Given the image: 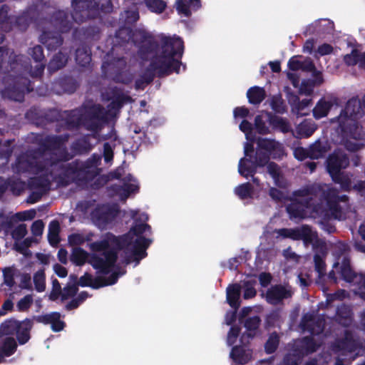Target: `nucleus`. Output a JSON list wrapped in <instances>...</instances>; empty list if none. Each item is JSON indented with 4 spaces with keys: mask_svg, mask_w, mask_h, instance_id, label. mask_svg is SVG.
I'll list each match as a JSON object with an SVG mask.
<instances>
[{
    "mask_svg": "<svg viewBox=\"0 0 365 365\" xmlns=\"http://www.w3.org/2000/svg\"><path fill=\"white\" fill-rule=\"evenodd\" d=\"M103 73L110 76L115 83L128 85L133 81V74L130 71L125 57L114 58L110 62L104 61L101 66Z\"/></svg>",
    "mask_w": 365,
    "mask_h": 365,
    "instance_id": "obj_9",
    "label": "nucleus"
},
{
    "mask_svg": "<svg viewBox=\"0 0 365 365\" xmlns=\"http://www.w3.org/2000/svg\"><path fill=\"white\" fill-rule=\"evenodd\" d=\"M17 349V343L12 336L6 337L1 344L0 350L6 357L13 355Z\"/></svg>",
    "mask_w": 365,
    "mask_h": 365,
    "instance_id": "obj_56",
    "label": "nucleus"
},
{
    "mask_svg": "<svg viewBox=\"0 0 365 365\" xmlns=\"http://www.w3.org/2000/svg\"><path fill=\"white\" fill-rule=\"evenodd\" d=\"M66 113V124L70 128H78L81 125L84 127V117L80 110L74 109Z\"/></svg>",
    "mask_w": 365,
    "mask_h": 365,
    "instance_id": "obj_41",
    "label": "nucleus"
},
{
    "mask_svg": "<svg viewBox=\"0 0 365 365\" xmlns=\"http://www.w3.org/2000/svg\"><path fill=\"white\" fill-rule=\"evenodd\" d=\"M361 116L362 108L360 101L354 98L349 99L337 117L339 127L344 136H349L354 139L360 138L361 128L358 119Z\"/></svg>",
    "mask_w": 365,
    "mask_h": 365,
    "instance_id": "obj_5",
    "label": "nucleus"
},
{
    "mask_svg": "<svg viewBox=\"0 0 365 365\" xmlns=\"http://www.w3.org/2000/svg\"><path fill=\"white\" fill-rule=\"evenodd\" d=\"M300 327L302 330L307 331L311 334H320L324 329L322 321L319 319H315L314 317L309 314H306L302 317Z\"/></svg>",
    "mask_w": 365,
    "mask_h": 365,
    "instance_id": "obj_27",
    "label": "nucleus"
},
{
    "mask_svg": "<svg viewBox=\"0 0 365 365\" xmlns=\"http://www.w3.org/2000/svg\"><path fill=\"white\" fill-rule=\"evenodd\" d=\"M349 246L344 242H339L335 246L334 255L336 260L334 262V268L340 274L341 278L348 283H354L357 279H364V274L356 273L351 265V259L347 252Z\"/></svg>",
    "mask_w": 365,
    "mask_h": 365,
    "instance_id": "obj_7",
    "label": "nucleus"
},
{
    "mask_svg": "<svg viewBox=\"0 0 365 365\" xmlns=\"http://www.w3.org/2000/svg\"><path fill=\"white\" fill-rule=\"evenodd\" d=\"M336 317L338 324L349 327L353 322V312L349 306L343 304L337 307Z\"/></svg>",
    "mask_w": 365,
    "mask_h": 365,
    "instance_id": "obj_39",
    "label": "nucleus"
},
{
    "mask_svg": "<svg viewBox=\"0 0 365 365\" xmlns=\"http://www.w3.org/2000/svg\"><path fill=\"white\" fill-rule=\"evenodd\" d=\"M230 357L234 362L238 364H246L252 358L250 350H247L243 345L234 346L230 351Z\"/></svg>",
    "mask_w": 365,
    "mask_h": 365,
    "instance_id": "obj_37",
    "label": "nucleus"
},
{
    "mask_svg": "<svg viewBox=\"0 0 365 365\" xmlns=\"http://www.w3.org/2000/svg\"><path fill=\"white\" fill-rule=\"evenodd\" d=\"M316 204L312 198L309 199H292L291 202L286 207V211L290 219H304L307 216L306 210L312 212L319 213L321 210L316 208Z\"/></svg>",
    "mask_w": 365,
    "mask_h": 365,
    "instance_id": "obj_14",
    "label": "nucleus"
},
{
    "mask_svg": "<svg viewBox=\"0 0 365 365\" xmlns=\"http://www.w3.org/2000/svg\"><path fill=\"white\" fill-rule=\"evenodd\" d=\"M269 154L262 150H256L253 159L242 158L238 163V173L245 178L253 177L258 168L264 167L269 162Z\"/></svg>",
    "mask_w": 365,
    "mask_h": 365,
    "instance_id": "obj_12",
    "label": "nucleus"
},
{
    "mask_svg": "<svg viewBox=\"0 0 365 365\" xmlns=\"http://www.w3.org/2000/svg\"><path fill=\"white\" fill-rule=\"evenodd\" d=\"M60 225L58 221L52 220L48 225V240L51 246H57L60 242Z\"/></svg>",
    "mask_w": 365,
    "mask_h": 365,
    "instance_id": "obj_50",
    "label": "nucleus"
},
{
    "mask_svg": "<svg viewBox=\"0 0 365 365\" xmlns=\"http://www.w3.org/2000/svg\"><path fill=\"white\" fill-rule=\"evenodd\" d=\"M87 258L88 252L81 247L74 248L71 255V260L78 266L84 264Z\"/></svg>",
    "mask_w": 365,
    "mask_h": 365,
    "instance_id": "obj_59",
    "label": "nucleus"
},
{
    "mask_svg": "<svg viewBox=\"0 0 365 365\" xmlns=\"http://www.w3.org/2000/svg\"><path fill=\"white\" fill-rule=\"evenodd\" d=\"M27 53L35 62L39 63L36 66L33 76L36 77L41 76L43 73L46 61L43 47L40 45H36L32 48H29Z\"/></svg>",
    "mask_w": 365,
    "mask_h": 365,
    "instance_id": "obj_26",
    "label": "nucleus"
},
{
    "mask_svg": "<svg viewBox=\"0 0 365 365\" xmlns=\"http://www.w3.org/2000/svg\"><path fill=\"white\" fill-rule=\"evenodd\" d=\"M35 319L38 323L51 324V329L54 332L62 331L66 326L65 322L61 320V314L57 312L38 315L35 317Z\"/></svg>",
    "mask_w": 365,
    "mask_h": 365,
    "instance_id": "obj_24",
    "label": "nucleus"
},
{
    "mask_svg": "<svg viewBox=\"0 0 365 365\" xmlns=\"http://www.w3.org/2000/svg\"><path fill=\"white\" fill-rule=\"evenodd\" d=\"M341 344L346 347L349 352H354L357 349L364 348L363 342L360 338L354 336V331L350 329H346L344 331V337L341 340Z\"/></svg>",
    "mask_w": 365,
    "mask_h": 365,
    "instance_id": "obj_32",
    "label": "nucleus"
},
{
    "mask_svg": "<svg viewBox=\"0 0 365 365\" xmlns=\"http://www.w3.org/2000/svg\"><path fill=\"white\" fill-rule=\"evenodd\" d=\"M71 16L76 23H82L89 19H95L99 12L110 14L113 10L111 0H105L101 4L94 0H72Z\"/></svg>",
    "mask_w": 365,
    "mask_h": 365,
    "instance_id": "obj_6",
    "label": "nucleus"
},
{
    "mask_svg": "<svg viewBox=\"0 0 365 365\" xmlns=\"http://www.w3.org/2000/svg\"><path fill=\"white\" fill-rule=\"evenodd\" d=\"M151 227L146 223L136 224L130 230L122 235L116 236L108 232L103 235L102 239L91 244L93 252H103L102 256L92 254L88 260L89 264L103 274H108L115 266L118 258V252L128 250L133 242L134 236L143 237L145 232H150Z\"/></svg>",
    "mask_w": 365,
    "mask_h": 365,
    "instance_id": "obj_2",
    "label": "nucleus"
},
{
    "mask_svg": "<svg viewBox=\"0 0 365 365\" xmlns=\"http://www.w3.org/2000/svg\"><path fill=\"white\" fill-rule=\"evenodd\" d=\"M282 323L281 309H272L267 314L264 321V328L269 329L275 327H279Z\"/></svg>",
    "mask_w": 365,
    "mask_h": 365,
    "instance_id": "obj_47",
    "label": "nucleus"
},
{
    "mask_svg": "<svg viewBox=\"0 0 365 365\" xmlns=\"http://www.w3.org/2000/svg\"><path fill=\"white\" fill-rule=\"evenodd\" d=\"M33 327V322L29 319L19 321V328L15 334L16 340L20 345L26 344L31 339V331Z\"/></svg>",
    "mask_w": 365,
    "mask_h": 365,
    "instance_id": "obj_33",
    "label": "nucleus"
},
{
    "mask_svg": "<svg viewBox=\"0 0 365 365\" xmlns=\"http://www.w3.org/2000/svg\"><path fill=\"white\" fill-rule=\"evenodd\" d=\"M327 162V169L333 182L339 184L343 191H351V175L349 173L341 170L349 166V158L345 155H333L328 158Z\"/></svg>",
    "mask_w": 365,
    "mask_h": 365,
    "instance_id": "obj_8",
    "label": "nucleus"
},
{
    "mask_svg": "<svg viewBox=\"0 0 365 365\" xmlns=\"http://www.w3.org/2000/svg\"><path fill=\"white\" fill-rule=\"evenodd\" d=\"M201 6V0H176L174 5L178 14L185 17L191 16L190 9L196 11Z\"/></svg>",
    "mask_w": 365,
    "mask_h": 365,
    "instance_id": "obj_29",
    "label": "nucleus"
},
{
    "mask_svg": "<svg viewBox=\"0 0 365 365\" xmlns=\"http://www.w3.org/2000/svg\"><path fill=\"white\" fill-rule=\"evenodd\" d=\"M257 150H262L270 155L274 152H282V147L281 144L274 139H268L263 138H258L257 140Z\"/></svg>",
    "mask_w": 365,
    "mask_h": 365,
    "instance_id": "obj_40",
    "label": "nucleus"
},
{
    "mask_svg": "<svg viewBox=\"0 0 365 365\" xmlns=\"http://www.w3.org/2000/svg\"><path fill=\"white\" fill-rule=\"evenodd\" d=\"M318 347L314 339L311 336H307L296 344L294 351H299L301 355L304 356L317 351Z\"/></svg>",
    "mask_w": 365,
    "mask_h": 365,
    "instance_id": "obj_38",
    "label": "nucleus"
},
{
    "mask_svg": "<svg viewBox=\"0 0 365 365\" xmlns=\"http://www.w3.org/2000/svg\"><path fill=\"white\" fill-rule=\"evenodd\" d=\"M76 63L82 67L88 66L91 61V48L86 45H81L76 50Z\"/></svg>",
    "mask_w": 365,
    "mask_h": 365,
    "instance_id": "obj_42",
    "label": "nucleus"
},
{
    "mask_svg": "<svg viewBox=\"0 0 365 365\" xmlns=\"http://www.w3.org/2000/svg\"><path fill=\"white\" fill-rule=\"evenodd\" d=\"M29 58L23 54L16 55L9 48L0 46V73L4 74L1 91V97L22 102L26 93L33 91L31 81L25 76L31 69Z\"/></svg>",
    "mask_w": 365,
    "mask_h": 365,
    "instance_id": "obj_1",
    "label": "nucleus"
},
{
    "mask_svg": "<svg viewBox=\"0 0 365 365\" xmlns=\"http://www.w3.org/2000/svg\"><path fill=\"white\" fill-rule=\"evenodd\" d=\"M52 21L61 33L68 32L72 28V23L69 20V14L67 11H56L52 15Z\"/></svg>",
    "mask_w": 365,
    "mask_h": 365,
    "instance_id": "obj_34",
    "label": "nucleus"
},
{
    "mask_svg": "<svg viewBox=\"0 0 365 365\" xmlns=\"http://www.w3.org/2000/svg\"><path fill=\"white\" fill-rule=\"evenodd\" d=\"M25 153L37 167V172L44 171L48 167H51L55 165V161L47 160L46 161L43 162L40 160L46 154L45 151L40 145L36 148L29 149Z\"/></svg>",
    "mask_w": 365,
    "mask_h": 365,
    "instance_id": "obj_23",
    "label": "nucleus"
},
{
    "mask_svg": "<svg viewBox=\"0 0 365 365\" xmlns=\"http://www.w3.org/2000/svg\"><path fill=\"white\" fill-rule=\"evenodd\" d=\"M324 200L326 201L331 215L336 220H340L344 210L349 208V197L346 195H339V190L334 187L324 190L322 203Z\"/></svg>",
    "mask_w": 365,
    "mask_h": 365,
    "instance_id": "obj_10",
    "label": "nucleus"
},
{
    "mask_svg": "<svg viewBox=\"0 0 365 365\" xmlns=\"http://www.w3.org/2000/svg\"><path fill=\"white\" fill-rule=\"evenodd\" d=\"M7 185L11 192L15 196L21 195L26 187L24 181L15 177L7 178Z\"/></svg>",
    "mask_w": 365,
    "mask_h": 365,
    "instance_id": "obj_48",
    "label": "nucleus"
},
{
    "mask_svg": "<svg viewBox=\"0 0 365 365\" xmlns=\"http://www.w3.org/2000/svg\"><path fill=\"white\" fill-rule=\"evenodd\" d=\"M29 186L31 189H37V191L42 192L43 195L50 190L49 181L41 177L31 178L29 182Z\"/></svg>",
    "mask_w": 365,
    "mask_h": 365,
    "instance_id": "obj_53",
    "label": "nucleus"
},
{
    "mask_svg": "<svg viewBox=\"0 0 365 365\" xmlns=\"http://www.w3.org/2000/svg\"><path fill=\"white\" fill-rule=\"evenodd\" d=\"M270 106L277 113L282 114L286 112V106L280 95H275L271 98Z\"/></svg>",
    "mask_w": 365,
    "mask_h": 365,
    "instance_id": "obj_63",
    "label": "nucleus"
},
{
    "mask_svg": "<svg viewBox=\"0 0 365 365\" xmlns=\"http://www.w3.org/2000/svg\"><path fill=\"white\" fill-rule=\"evenodd\" d=\"M332 104L323 98L320 99L313 109V115L316 119L327 116L331 108Z\"/></svg>",
    "mask_w": 365,
    "mask_h": 365,
    "instance_id": "obj_49",
    "label": "nucleus"
},
{
    "mask_svg": "<svg viewBox=\"0 0 365 365\" xmlns=\"http://www.w3.org/2000/svg\"><path fill=\"white\" fill-rule=\"evenodd\" d=\"M234 193L242 200L251 199L254 195V187L249 182H244L235 187Z\"/></svg>",
    "mask_w": 365,
    "mask_h": 365,
    "instance_id": "obj_46",
    "label": "nucleus"
},
{
    "mask_svg": "<svg viewBox=\"0 0 365 365\" xmlns=\"http://www.w3.org/2000/svg\"><path fill=\"white\" fill-rule=\"evenodd\" d=\"M358 233L361 240H356L354 242V247L356 251L365 253V222L359 225Z\"/></svg>",
    "mask_w": 365,
    "mask_h": 365,
    "instance_id": "obj_64",
    "label": "nucleus"
},
{
    "mask_svg": "<svg viewBox=\"0 0 365 365\" xmlns=\"http://www.w3.org/2000/svg\"><path fill=\"white\" fill-rule=\"evenodd\" d=\"M241 286L237 284H229L226 289V302L233 309H238L241 305Z\"/></svg>",
    "mask_w": 365,
    "mask_h": 365,
    "instance_id": "obj_30",
    "label": "nucleus"
},
{
    "mask_svg": "<svg viewBox=\"0 0 365 365\" xmlns=\"http://www.w3.org/2000/svg\"><path fill=\"white\" fill-rule=\"evenodd\" d=\"M261 324V319L259 316H253L247 318L244 322V327L247 331L243 333L240 336V342L244 343L245 339H252L256 335L257 331Z\"/></svg>",
    "mask_w": 365,
    "mask_h": 365,
    "instance_id": "obj_31",
    "label": "nucleus"
},
{
    "mask_svg": "<svg viewBox=\"0 0 365 365\" xmlns=\"http://www.w3.org/2000/svg\"><path fill=\"white\" fill-rule=\"evenodd\" d=\"M36 14V12L34 9L29 8L26 9L20 15L16 17V26L20 31H26L29 26L35 20Z\"/></svg>",
    "mask_w": 365,
    "mask_h": 365,
    "instance_id": "obj_36",
    "label": "nucleus"
},
{
    "mask_svg": "<svg viewBox=\"0 0 365 365\" xmlns=\"http://www.w3.org/2000/svg\"><path fill=\"white\" fill-rule=\"evenodd\" d=\"M80 84L78 78L71 74L63 73L52 82L51 91L57 95H71L77 91Z\"/></svg>",
    "mask_w": 365,
    "mask_h": 365,
    "instance_id": "obj_15",
    "label": "nucleus"
},
{
    "mask_svg": "<svg viewBox=\"0 0 365 365\" xmlns=\"http://www.w3.org/2000/svg\"><path fill=\"white\" fill-rule=\"evenodd\" d=\"M324 189L320 185L313 184L306 185L292 192L294 197H303V199L312 198L315 202L316 208L322 210V196Z\"/></svg>",
    "mask_w": 365,
    "mask_h": 365,
    "instance_id": "obj_19",
    "label": "nucleus"
},
{
    "mask_svg": "<svg viewBox=\"0 0 365 365\" xmlns=\"http://www.w3.org/2000/svg\"><path fill=\"white\" fill-rule=\"evenodd\" d=\"M277 232L283 238L303 240L305 244L312 243L314 239L317 237V234L313 232L311 227L307 225H303L297 228L279 229Z\"/></svg>",
    "mask_w": 365,
    "mask_h": 365,
    "instance_id": "obj_16",
    "label": "nucleus"
},
{
    "mask_svg": "<svg viewBox=\"0 0 365 365\" xmlns=\"http://www.w3.org/2000/svg\"><path fill=\"white\" fill-rule=\"evenodd\" d=\"M114 96L109 104V107L111 109L119 110L125 103H126L130 97L124 94L122 92L118 93L115 89L113 90Z\"/></svg>",
    "mask_w": 365,
    "mask_h": 365,
    "instance_id": "obj_58",
    "label": "nucleus"
},
{
    "mask_svg": "<svg viewBox=\"0 0 365 365\" xmlns=\"http://www.w3.org/2000/svg\"><path fill=\"white\" fill-rule=\"evenodd\" d=\"M145 3L150 11L156 14L163 13L167 7V4L163 0H145Z\"/></svg>",
    "mask_w": 365,
    "mask_h": 365,
    "instance_id": "obj_62",
    "label": "nucleus"
},
{
    "mask_svg": "<svg viewBox=\"0 0 365 365\" xmlns=\"http://www.w3.org/2000/svg\"><path fill=\"white\" fill-rule=\"evenodd\" d=\"M39 41L43 44L48 51H56L63 43L61 32L56 31H43L39 36Z\"/></svg>",
    "mask_w": 365,
    "mask_h": 365,
    "instance_id": "obj_21",
    "label": "nucleus"
},
{
    "mask_svg": "<svg viewBox=\"0 0 365 365\" xmlns=\"http://www.w3.org/2000/svg\"><path fill=\"white\" fill-rule=\"evenodd\" d=\"M280 341L279 335L277 331L269 334L267 340L264 344V351L267 354L274 353L278 349Z\"/></svg>",
    "mask_w": 365,
    "mask_h": 365,
    "instance_id": "obj_55",
    "label": "nucleus"
},
{
    "mask_svg": "<svg viewBox=\"0 0 365 365\" xmlns=\"http://www.w3.org/2000/svg\"><path fill=\"white\" fill-rule=\"evenodd\" d=\"M25 118L31 123L41 127L43 123L42 109L36 106H32L25 113Z\"/></svg>",
    "mask_w": 365,
    "mask_h": 365,
    "instance_id": "obj_54",
    "label": "nucleus"
},
{
    "mask_svg": "<svg viewBox=\"0 0 365 365\" xmlns=\"http://www.w3.org/2000/svg\"><path fill=\"white\" fill-rule=\"evenodd\" d=\"M75 32H78L79 34L82 35L86 39H95L98 37L100 31L98 27L96 26H88L82 27L79 30L76 29Z\"/></svg>",
    "mask_w": 365,
    "mask_h": 365,
    "instance_id": "obj_61",
    "label": "nucleus"
},
{
    "mask_svg": "<svg viewBox=\"0 0 365 365\" xmlns=\"http://www.w3.org/2000/svg\"><path fill=\"white\" fill-rule=\"evenodd\" d=\"M84 108V128L94 133H98L107 122V111L101 104H93Z\"/></svg>",
    "mask_w": 365,
    "mask_h": 365,
    "instance_id": "obj_11",
    "label": "nucleus"
},
{
    "mask_svg": "<svg viewBox=\"0 0 365 365\" xmlns=\"http://www.w3.org/2000/svg\"><path fill=\"white\" fill-rule=\"evenodd\" d=\"M93 149L90 135H86L73 141L71 145V152L75 155L88 154Z\"/></svg>",
    "mask_w": 365,
    "mask_h": 365,
    "instance_id": "obj_35",
    "label": "nucleus"
},
{
    "mask_svg": "<svg viewBox=\"0 0 365 365\" xmlns=\"http://www.w3.org/2000/svg\"><path fill=\"white\" fill-rule=\"evenodd\" d=\"M269 123L274 129H277L283 133L291 131L290 124L286 118L269 113Z\"/></svg>",
    "mask_w": 365,
    "mask_h": 365,
    "instance_id": "obj_44",
    "label": "nucleus"
},
{
    "mask_svg": "<svg viewBox=\"0 0 365 365\" xmlns=\"http://www.w3.org/2000/svg\"><path fill=\"white\" fill-rule=\"evenodd\" d=\"M14 140H6L3 142L0 140V159L8 160L13 153L12 144Z\"/></svg>",
    "mask_w": 365,
    "mask_h": 365,
    "instance_id": "obj_60",
    "label": "nucleus"
},
{
    "mask_svg": "<svg viewBox=\"0 0 365 365\" xmlns=\"http://www.w3.org/2000/svg\"><path fill=\"white\" fill-rule=\"evenodd\" d=\"M62 118L60 111L56 108L42 109V125L44 127L48 123L57 122Z\"/></svg>",
    "mask_w": 365,
    "mask_h": 365,
    "instance_id": "obj_51",
    "label": "nucleus"
},
{
    "mask_svg": "<svg viewBox=\"0 0 365 365\" xmlns=\"http://www.w3.org/2000/svg\"><path fill=\"white\" fill-rule=\"evenodd\" d=\"M97 160L88 158L85 162L75 160L60 165L61 173L56 177L58 185L66 187L71 183H87L92 181L98 175Z\"/></svg>",
    "mask_w": 365,
    "mask_h": 365,
    "instance_id": "obj_4",
    "label": "nucleus"
},
{
    "mask_svg": "<svg viewBox=\"0 0 365 365\" xmlns=\"http://www.w3.org/2000/svg\"><path fill=\"white\" fill-rule=\"evenodd\" d=\"M247 97L250 103L258 105L266 98V92L262 87L253 86L248 89Z\"/></svg>",
    "mask_w": 365,
    "mask_h": 365,
    "instance_id": "obj_43",
    "label": "nucleus"
},
{
    "mask_svg": "<svg viewBox=\"0 0 365 365\" xmlns=\"http://www.w3.org/2000/svg\"><path fill=\"white\" fill-rule=\"evenodd\" d=\"M12 170L15 173L21 174L37 171V167L24 152L17 156L12 164Z\"/></svg>",
    "mask_w": 365,
    "mask_h": 365,
    "instance_id": "obj_25",
    "label": "nucleus"
},
{
    "mask_svg": "<svg viewBox=\"0 0 365 365\" xmlns=\"http://www.w3.org/2000/svg\"><path fill=\"white\" fill-rule=\"evenodd\" d=\"M292 294L293 292L291 288L285 287L282 284H275L267 290L265 298L268 304L277 305L282 303L284 299L291 298Z\"/></svg>",
    "mask_w": 365,
    "mask_h": 365,
    "instance_id": "obj_20",
    "label": "nucleus"
},
{
    "mask_svg": "<svg viewBox=\"0 0 365 365\" xmlns=\"http://www.w3.org/2000/svg\"><path fill=\"white\" fill-rule=\"evenodd\" d=\"M133 42L142 56L154 52L158 46L150 34L141 29L136 30L133 34Z\"/></svg>",
    "mask_w": 365,
    "mask_h": 365,
    "instance_id": "obj_17",
    "label": "nucleus"
},
{
    "mask_svg": "<svg viewBox=\"0 0 365 365\" xmlns=\"http://www.w3.org/2000/svg\"><path fill=\"white\" fill-rule=\"evenodd\" d=\"M68 140V135H37L35 142L40 145L45 153L60 150Z\"/></svg>",
    "mask_w": 365,
    "mask_h": 365,
    "instance_id": "obj_18",
    "label": "nucleus"
},
{
    "mask_svg": "<svg viewBox=\"0 0 365 365\" xmlns=\"http://www.w3.org/2000/svg\"><path fill=\"white\" fill-rule=\"evenodd\" d=\"M68 58L67 54L58 51L53 56L52 59L48 63V70L51 73H53L61 69L66 66Z\"/></svg>",
    "mask_w": 365,
    "mask_h": 365,
    "instance_id": "obj_45",
    "label": "nucleus"
},
{
    "mask_svg": "<svg viewBox=\"0 0 365 365\" xmlns=\"http://www.w3.org/2000/svg\"><path fill=\"white\" fill-rule=\"evenodd\" d=\"M311 159H319L325 156L327 153L326 144L320 140H317L309 147Z\"/></svg>",
    "mask_w": 365,
    "mask_h": 365,
    "instance_id": "obj_52",
    "label": "nucleus"
},
{
    "mask_svg": "<svg viewBox=\"0 0 365 365\" xmlns=\"http://www.w3.org/2000/svg\"><path fill=\"white\" fill-rule=\"evenodd\" d=\"M315 254L314 255V262L316 272L319 276H324L326 274V263L324 258L327 255V248L324 242H317L314 245Z\"/></svg>",
    "mask_w": 365,
    "mask_h": 365,
    "instance_id": "obj_22",
    "label": "nucleus"
},
{
    "mask_svg": "<svg viewBox=\"0 0 365 365\" xmlns=\"http://www.w3.org/2000/svg\"><path fill=\"white\" fill-rule=\"evenodd\" d=\"M19 321L16 319L6 320L1 324L0 332L2 335L12 336H14L19 328Z\"/></svg>",
    "mask_w": 365,
    "mask_h": 365,
    "instance_id": "obj_57",
    "label": "nucleus"
},
{
    "mask_svg": "<svg viewBox=\"0 0 365 365\" xmlns=\"http://www.w3.org/2000/svg\"><path fill=\"white\" fill-rule=\"evenodd\" d=\"M152 240L145 237H137L133 242L131 244V252L135 256L137 259V264H139L140 261L146 257L148 253L146 250L149 247Z\"/></svg>",
    "mask_w": 365,
    "mask_h": 365,
    "instance_id": "obj_28",
    "label": "nucleus"
},
{
    "mask_svg": "<svg viewBox=\"0 0 365 365\" xmlns=\"http://www.w3.org/2000/svg\"><path fill=\"white\" fill-rule=\"evenodd\" d=\"M118 214V209L108 204L98 205L91 212V216L93 223L101 229H104L112 222Z\"/></svg>",
    "mask_w": 365,
    "mask_h": 365,
    "instance_id": "obj_13",
    "label": "nucleus"
},
{
    "mask_svg": "<svg viewBox=\"0 0 365 365\" xmlns=\"http://www.w3.org/2000/svg\"><path fill=\"white\" fill-rule=\"evenodd\" d=\"M183 53L184 42L180 37H162L160 54L153 56L142 75L135 80V89L144 90L155 76L161 78L173 73H179Z\"/></svg>",
    "mask_w": 365,
    "mask_h": 365,
    "instance_id": "obj_3",
    "label": "nucleus"
}]
</instances>
